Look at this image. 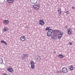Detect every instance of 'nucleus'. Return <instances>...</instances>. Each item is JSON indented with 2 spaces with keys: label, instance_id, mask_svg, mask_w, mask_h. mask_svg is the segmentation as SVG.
<instances>
[{
  "label": "nucleus",
  "instance_id": "nucleus-1",
  "mask_svg": "<svg viewBox=\"0 0 75 75\" xmlns=\"http://www.w3.org/2000/svg\"><path fill=\"white\" fill-rule=\"evenodd\" d=\"M53 33V30L51 29H50L47 32V35L48 37L51 35L52 33Z\"/></svg>",
  "mask_w": 75,
  "mask_h": 75
},
{
  "label": "nucleus",
  "instance_id": "nucleus-2",
  "mask_svg": "<svg viewBox=\"0 0 75 75\" xmlns=\"http://www.w3.org/2000/svg\"><path fill=\"white\" fill-rule=\"evenodd\" d=\"M31 68V69H34L35 68V66L34 65L35 63L33 61H31L30 62Z\"/></svg>",
  "mask_w": 75,
  "mask_h": 75
},
{
  "label": "nucleus",
  "instance_id": "nucleus-3",
  "mask_svg": "<svg viewBox=\"0 0 75 75\" xmlns=\"http://www.w3.org/2000/svg\"><path fill=\"white\" fill-rule=\"evenodd\" d=\"M62 72L64 74L68 72V69L65 67H63L62 69Z\"/></svg>",
  "mask_w": 75,
  "mask_h": 75
},
{
  "label": "nucleus",
  "instance_id": "nucleus-4",
  "mask_svg": "<svg viewBox=\"0 0 75 75\" xmlns=\"http://www.w3.org/2000/svg\"><path fill=\"white\" fill-rule=\"evenodd\" d=\"M33 8L35 10H38L40 8V5H33Z\"/></svg>",
  "mask_w": 75,
  "mask_h": 75
},
{
  "label": "nucleus",
  "instance_id": "nucleus-5",
  "mask_svg": "<svg viewBox=\"0 0 75 75\" xmlns=\"http://www.w3.org/2000/svg\"><path fill=\"white\" fill-rule=\"evenodd\" d=\"M63 33L62 32H60L58 35V38L61 39V37L62 36Z\"/></svg>",
  "mask_w": 75,
  "mask_h": 75
},
{
  "label": "nucleus",
  "instance_id": "nucleus-6",
  "mask_svg": "<svg viewBox=\"0 0 75 75\" xmlns=\"http://www.w3.org/2000/svg\"><path fill=\"white\" fill-rule=\"evenodd\" d=\"M44 24H45V23L43 19H40L39 20V24H40V25H44Z\"/></svg>",
  "mask_w": 75,
  "mask_h": 75
},
{
  "label": "nucleus",
  "instance_id": "nucleus-7",
  "mask_svg": "<svg viewBox=\"0 0 75 75\" xmlns=\"http://www.w3.org/2000/svg\"><path fill=\"white\" fill-rule=\"evenodd\" d=\"M38 0H30V1L32 4H36V3H37Z\"/></svg>",
  "mask_w": 75,
  "mask_h": 75
},
{
  "label": "nucleus",
  "instance_id": "nucleus-8",
  "mask_svg": "<svg viewBox=\"0 0 75 75\" xmlns=\"http://www.w3.org/2000/svg\"><path fill=\"white\" fill-rule=\"evenodd\" d=\"M68 34L69 35H70V34H71V33H72V30L70 28H68Z\"/></svg>",
  "mask_w": 75,
  "mask_h": 75
},
{
  "label": "nucleus",
  "instance_id": "nucleus-9",
  "mask_svg": "<svg viewBox=\"0 0 75 75\" xmlns=\"http://www.w3.org/2000/svg\"><path fill=\"white\" fill-rule=\"evenodd\" d=\"M7 70L9 72H13L14 71V70H13V69L12 68H9L7 69Z\"/></svg>",
  "mask_w": 75,
  "mask_h": 75
},
{
  "label": "nucleus",
  "instance_id": "nucleus-10",
  "mask_svg": "<svg viewBox=\"0 0 75 75\" xmlns=\"http://www.w3.org/2000/svg\"><path fill=\"white\" fill-rule=\"evenodd\" d=\"M20 39L21 41H24L25 40V37L22 36L20 38Z\"/></svg>",
  "mask_w": 75,
  "mask_h": 75
},
{
  "label": "nucleus",
  "instance_id": "nucleus-11",
  "mask_svg": "<svg viewBox=\"0 0 75 75\" xmlns=\"http://www.w3.org/2000/svg\"><path fill=\"white\" fill-rule=\"evenodd\" d=\"M57 37V35H54L52 37L51 39L52 40H56Z\"/></svg>",
  "mask_w": 75,
  "mask_h": 75
},
{
  "label": "nucleus",
  "instance_id": "nucleus-12",
  "mask_svg": "<svg viewBox=\"0 0 75 75\" xmlns=\"http://www.w3.org/2000/svg\"><path fill=\"white\" fill-rule=\"evenodd\" d=\"M7 1L8 3H12L14 2V0H7Z\"/></svg>",
  "mask_w": 75,
  "mask_h": 75
},
{
  "label": "nucleus",
  "instance_id": "nucleus-13",
  "mask_svg": "<svg viewBox=\"0 0 75 75\" xmlns=\"http://www.w3.org/2000/svg\"><path fill=\"white\" fill-rule=\"evenodd\" d=\"M58 57L59 58H64V56L61 54H59L58 55Z\"/></svg>",
  "mask_w": 75,
  "mask_h": 75
},
{
  "label": "nucleus",
  "instance_id": "nucleus-14",
  "mask_svg": "<svg viewBox=\"0 0 75 75\" xmlns=\"http://www.w3.org/2000/svg\"><path fill=\"white\" fill-rule=\"evenodd\" d=\"M3 22L5 23H6V24H8L9 23L8 20H4L3 21Z\"/></svg>",
  "mask_w": 75,
  "mask_h": 75
},
{
  "label": "nucleus",
  "instance_id": "nucleus-15",
  "mask_svg": "<svg viewBox=\"0 0 75 75\" xmlns=\"http://www.w3.org/2000/svg\"><path fill=\"white\" fill-rule=\"evenodd\" d=\"M58 11L59 14H61V8H59L58 9Z\"/></svg>",
  "mask_w": 75,
  "mask_h": 75
},
{
  "label": "nucleus",
  "instance_id": "nucleus-16",
  "mask_svg": "<svg viewBox=\"0 0 75 75\" xmlns=\"http://www.w3.org/2000/svg\"><path fill=\"white\" fill-rule=\"evenodd\" d=\"M1 43H3L4 44H5V45H7V43L4 40H2L1 41Z\"/></svg>",
  "mask_w": 75,
  "mask_h": 75
},
{
  "label": "nucleus",
  "instance_id": "nucleus-17",
  "mask_svg": "<svg viewBox=\"0 0 75 75\" xmlns=\"http://www.w3.org/2000/svg\"><path fill=\"white\" fill-rule=\"evenodd\" d=\"M3 60L1 59V58L0 57V64H3Z\"/></svg>",
  "mask_w": 75,
  "mask_h": 75
},
{
  "label": "nucleus",
  "instance_id": "nucleus-18",
  "mask_svg": "<svg viewBox=\"0 0 75 75\" xmlns=\"http://www.w3.org/2000/svg\"><path fill=\"white\" fill-rule=\"evenodd\" d=\"M73 67L72 66H71L70 67V69L71 70V71H72V70H73Z\"/></svg>",
  "mask_w": 75,
  "mask_h": 75
},
{
  "label": "nucleus",
  "instance_id": "nucleus-19",
  "mask_svg": "<svg viewBox=\"0 0 75 75\" xmlns=\"http://www.w3.org/2000/svg\"><path fill=\"white\" fill-rule=\"evenodd\" d=\"M23 56L24 57H25V58H26V57H28V55L27 54H23Z\"/></svg>",
  "mask_w": 75,
  "mask_h": 75
},
{
  "label": "nucleus",
  "instance_id": "nucleus-20",
  "mask_svg": "<svg viewBox=\"0 0 75 75\" xmlns=\"http://www.w3.org/2000/svg\"><path fill=\"white\" fill-rule=\"evenodd\" d=\"M39 58H37L36 60H38V61H40V60L41 59V58H40V56L39 57Z\"/></svg>",
  "mask_w": 75,
  "mask_h": 75
},
{
  "label": "nucleus",
  "instance_id": "nucleus-21",
  "mask_svg": "<svg viewBox=\"0 0 75 75\" xmlns=\"http://www.w3.org/2000/svg\"><path fill=\"white\" fill-rule=\"evenodd\" d=\"M50 28L49 27H47L45 29V30H48V31H49V30H50Z\"/></svg>",
  "mask_w": 75,
  "mask_h": 75
},
{
  "label": "nucleus",
  "instance_id": "nucleus-22",
  "mask_svg": "<svg viewBox=\"0 0 75 75\" xmlns=\"http://www.w3.org/2000/svg\"><path fill=\"white\" fill-rule=\"evenodd\" d=\"M22 59L23 60H25V57L23 56V57H22Z\"/></svg>",
  "mask_w": 75,
  "mask_h": 75
},
{
  "label": "nucleus",
  "instance_id": "nucleus-23",
  "mask_svg": "<svg viewBox=\"0 0 75 75\" xmlns=\"http://www.w3.org/2000/svg\"><path fill=\"white\" fill-rule=\"evenodd\" d=\"M3 30L4 31H7V29L5 28L3 29Z\"/></svg>",
  "mask_w": 75,
  "mask_h": 75
},
{
  "label": "nucleus",
  "instance_id": "nucleus-24",
  "mask_svg": "<svg viewBox=\"0 0 75 75\" xmlns=\"http://www.w3.org/2000/svg\"><path fill=\"white\" fill-rule=\"evenodd\" d=\"M66 13L67 14H69V12L68 11H67L66 12Z\"/></svg>",
  "mask_w": 75,
  "mask_h": 75
},
{
  "label": "nucleus",
  "instance_id": "nucleus-25",
  "mask_svg": "<svg viewBox=\"0 0 75 75\" xmlns=\"http://www.w3.org/2000/svg\"><path fill=\"white\" fill-rule=\"evenodd\" d=\"M69 44L70 45H72V42H69Z\"/></svg>",
  "mask_w": 75,
  "mask_h": 75
},
{
  "label": "nucleus",
  "instance_id": "nucleus-26",
  "mask_svg": "<svg viewBox=\"0 0 75 75\" xmlns=\"http://www.w3.org/2000/svg\"><path fill=\"white\" fill-rule=\"evenodd\" d=\"M71 8L72 9H75V7L74 6H72Z\"/></svg>",
  "mask_w": 75,
  "mask_h": 75
},
{
  "label": "nucleus",
  "instance_id": "nucleus-27",
  "mask_svg": "<svg viewBox=\"0 0 75 75\" xmlns=\"http://www.w3.org/2000/svg\"><path fill=\"white\" fill-rule=\"evenodd\" d=\"M3 75H7L6 74L4 73Z\"/></svg>",
  "mask_w": 75,
  "mask_h": 75
},
{
  "label": "nucleus",
  "instance_id": "nucleus-28",
  "mask_svg": "<svg viewBox=\"0 0 75 75\" xmlns=\"http://www.w3.org/2000/svg\"><path fill=\"white\" fill-rule=\"evenodd\" d=\"M65 28H67V26H66L65 27Z\"/></svg>",
  "mask_w": 75,
  "mask_h": 75
},
{
  "label": "nucleus",
  "instance_id": "nucleus-29",
  "mask_svg": "<svg viewBox=\"0 0 75 75\" xmlns=\"http://www.w3.org/2000/svg\"><path fill=\"white\" fill-rule=\"evenodd\" d=\"M54 53H56V52H54Z\"/></svg>",
  "mask_w": 75,
  "mask_h": 75
}]
</instances>
